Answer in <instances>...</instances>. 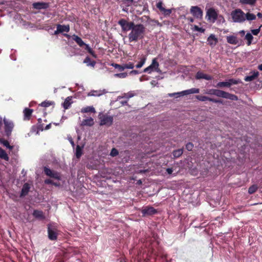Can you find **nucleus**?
I'll return each mask as SVG.
<instances>
[{
  "mask_svg": "<svg viewBox=\"0 0 262 262\" xmlns=\"http://www.w3.org/2000/svg\"><path fill=\"white\" fill-rule=\"evenodd\" d=\"M53 104H54V102L53 101H45L40 104V105L41 106L46 107H48V106L53 105Z\"/></svg>",
  "mask_w": 262,
  "mask_h": 262,
  "instance_id": "37998d69",
  "label": "nucleus"
},
{
  "mask_svg": "<svg viewBox=\"0 0 262 262\" xmlns=\"http://www.w3.org/2000/svg\"><path fill=\"white\" fill-rule=\"evenodd\" d=\"M141 213L142 216H146L155 214L157 213V211L152 207L147 206L142 209Z\"/></svg>",
  "mask_w": 262,
  "mask_h": 262,
  "instance_id": "9b49d317",
  "label": "nucleus"
},
{
  "mask_svg": "<svg viewBox=\"0 0 262 262\" xmlns=\"http://www.w3.org/2000/svg\"><path fill=\"white\" fill-rule=\"evenodd\" d=\"M245 39L247 40V45L248 46H250L252 43V41L253 39V36L252 35V34L250 33H247L246 35Z\"/></svg>",
  "mask_w": 262,
  "mask_h": 262,
  "instance_id": "72a5a7b5",
  "label": "nucleus"
},
{
  "mask_svg": "<svg viewBox=\"0 0 262 262\" xmlns=\"http://www.w3.org/2000/svg\"><path fill=\"white\" fill-rule=\"evenodd\" d=\"M118 24L121 26L122 31L124 32L130 30L135 25L133 21H127L123 18L120 19Z\"/></svg>",
  "mask_w": 262,
  "mask_h": 262,
  "instance_id": "20e7f679",
  "label": "nucleus"
},
{
  "mask_svg": "<svg viewBox=\"0 0 262 262\" xmlns=\"http://www.w3.org/2000/svg\"><path fill=\"white\" fill-rule=\"evenodd\" d=\"M4 124V129L6 135L9 137L11 136L13 129L14 127V123L12 121L6 119L3 120Z\"/></svg>",
  "mask_w": 262,
  "mask_h": 262,
  "instance_id": "39448f33",
  "label": "nucleus"
},
{
  "mask_svg": "<svg viewBox=\"0 0 262 262\" xmlns=\"http://www.w3.org/2000/svg\"><path fill=\"white\" fill-rule=\"evenodd\" d=\"M63 35L64 36H65L66 37H67L68 38H70L71 37V36L68 34H63Z\"/></svg>",
  "mask_w": 262,
  "mask_h": 262,
  "instance_id": "338daca9",
  "label": "nucleus"
},
{
  "mask_svg": "<svg viewBox=\"0 0 262 262\" xmlns=\"http://www.w3.org/2000/svg\"><path fill=\"white\" fill-rule=\"evenodd\" d=\"M159 64L157 61L156 58H154L152 60L151 64L148 67L145 68L143 70V72L151 73L153 71H158Z\"/></svg>",
  "mask_w": 262,
  "mask_h": 262,
  "instance_id": "6e6552de",
  "label": "nucleus"
},
{
  "mask_svg": "<svg viewBox=\"0 0 262 262\" xmlns=\"http://www.w3.org/2000/svg\"><path fill=\"white\" fill-rule=\"evenodd\" d=\"M85 50L88 51L89 53H90L93 57L97 58V55L95 54V52L89 47L88 45H86L85 48Z\"/></svg>",
  "mask_w": 262,
  "mask_h": 262,
  "instance_id": "4c0bfd02",
  "label": "nucleus"
},
{
  "mask_svg": "<svg viewBox=\"0 0 262 262\" xmlns=\"http://www.w3.org/2000/svg\"><path fill=\"white\" fill-rule=\"evenodd\" d=\"M72 38L73 40H74L77 44L80 47H85L87 44L85 43L82 39L78 36L77 35L74 34L72 36Z\"/></svg>",
  "mask_w": 262,
  "mask_h": 262,
  "instance_id": "412c9836",
  "label": "nucleus"
},
{
  "mask_svg": "<svg viewBox=\"0 0 262 262\" xmlns=\"http://www.w3.org/2000/svg\"><path fill=\"white\" fill-rule=\"evenodd\" d=\"M226 39L227 42L231 45H237L238 42L237 38L234 35L227 36Z\"/></svg>",
  "mask_w": 262,
  "mask_h": 262,
  "instance_id": "393cba45",
  "label": "nucleus"
},
{
  "mask_svg": "<svg viewBox=\"0 0 262 262\" xmlns=\"http://www.w3.org/2000/svg\"><path fill=\"white\" fill-rule=\"evenodd\" d=\"M257 0H240L239 2L242 4L254 5Z\"/></svg>",
  "mask_w": 262,
  "mask_h": 262,
  "instance_id": "58836bf2",
  "label": "nucleus"
},
{
  "mask_svg": "<svg viewBox=\"0 0 262 262\" xmlns=\"http://www.w3.org/2000/svg\"><path fill=\"white\" fill-rule=\"evenodd\" d=\"M241 81L239 79H235L231 78L228 80V81L219 82L217 85V88H223V87H230L232 84H237L241 83Z\"/></svg>",
  "mask_w": 262,
  "mask_h": 262,
  "instance_id": "0eeeda50",
  "label": "nucleus"
},
{
  "mask_svg": "<svg viewBox=\"0 0 262 262\" xmlns=\"http://www.w3.org/2000/svg\"><path fill=\"white\" fill-rule=\"evenodd\" d=\"M127 102H128V100H124V101H121V103L123 105H126L127 104Z\"/></svg>",
  "mask_w": 262,
  "mask_h": 262,
  "instance_id": "680f3d73",
  "label": "nucleus"
},
{
  "mask_svg": "<svg viewBox=\"0 0 262 262\" xmlns=\"http://www.w3.org/2000/svg\"><path fill=\"white\" fill-rule=\"evenodd\" d=\"M33 215L36 219L39 220H44L45 219L43 212L38 210H34L33 212Z\"/></svg>",
  "mask_w": 262,
  "mask_h": 262,
  "instance_id": "b1692460",
  "label": "nucleus"
},
{
  "mask_svg": "<svg viewBox=\"0 0 262 262\" xmlns=\"http://www.w3.org/2000/svg\"><path fill=\"white\" fill-rule=\"evenodd\" d=\"M30 189V184H28V183H25L24 184V185L23 186V187H22V189L21 190V193L20 194V197L22 198V197H24V196L27 195L28 194V192H29Z\"/></svg>",
  "mask_w": 262,
  "mask_h": 262,
  "instance_id": "6ab92c4d",
  "label": "nucleus"
},
{
  "mask_svg": "<svg viewBox=\"0 0 262 262\" xmlns=\"http://www.w3.org/2000/svg\"><path fill=\"white\" fill-rule=\"evenodd\" d=\"M157 8L159 10L161 13L165 17L169 16L172 13V9H165L163 7V3L161 1H159L156 4Z\"/></svg>",
  "mask_w": 262,
  "mask_h": 262,
  "instance_id": "1a4fd4ad",
  "label": "nucleus"
},
{
  "mask_svg": "<svg viewBox=\"0 0 262 262\" xmlns=\"http://www.w3.org/2000/svg\"><path fill=\"white\" fill-rule=\"evenodd\" d=\"M183 153V148L178 149L177 150H173L172 152V155L174 157V158H179L180 157Z\"/></svg>",
  "mask_w": 262,
  "mask_h": 262,
  "instance_id": "c9c22d12",
  "label": "nucleus"
},
{
  "mask_svg": "<svg viewBox=\"0 0 262 262\" xmlns=\"http://www.w3.org/2000/svg\"><path fill=\"white\" fill-rule=\"evenodd\" d=\"M146 28L141 24H135L128 35L129 42H136L142 39L145 34Z\"/></svg>",
  "mask_w": 262,
  "mask_h": 262,
  "instance_id": "f257e3e1",
  "label": "nucleus"
},
{
  "mask_svg": "<svg viewBox=\"0 0 262 262\" xmlns=\"http://www.w3.org/2000/svg\"><path fill=\"white\" fill-rule=\"evenodd\" d=\"M82 148L80 145H77L76 148V157L77 159H79L82 155Z\"/></svg>",
  "mask_w": 262,
  "mask_h": 262,
  "instance_id": "473e14b6",
  "label": "nucleus"
},
{
  "mask_svg": "<svg viewBox=\"0 0 262 262\" xmlns=\"http://www.w3.org/2000/svg\"><path fill=\"white\" fill-rule=\"evenodd\" d=\"M33 7L36 9H47L49 7L48 3L43 2L35 3L33 4Z\"/></svg>",
  "mask_w": 262,
  "mask_h": 262,
  "instance_id": "4be33fe9",
  "label": "nucleus"
},
{
  "mask_svg": "<svg viewBox=\"0 0 262 262\" xmlns=\"http://www.w3.org/2000/svg\"><path fill=\"white\" fill-rule=\"evenodd\" d=\"M250 73H252V74L250 76H246L244 78V80L247 82L249 81H252L256 79H257L259 75V73L257 71H254L251 72Z\"/></svg>",
  "mask_w": 262,
  "mask_h": 262,
  "instance_id": "f3484780",
  "label": "nucleus"
},
{
  "mask_svg": "<svg viewBox=\"0 0 262 262\" xmlns=\"http://www.w3.org/2000/svg\"><path fill=\"white\" fill-rule=\"evenodd\" d=\"M191 13L196 18H201L203 15V11L198 6H192L190 9Z\"/></svg>",
  "mask_w": 262,
  "mask_h": 262,
  "instance_id": "4468645a",
  "label": "nucleus"
},
{
  "mask_svg": "<svg viewBox=\"0 0 262 262\" xmlns=\"http://www.w3.org/2000/svg\"><path fill=\"white\" fill-rule=\"evenodd\" d=\"M83 62L86 63L88 66H91L94 67L96 64V61L91 60L90 58L87 56L84 60Z\"/></svg>",
  "mask_w": 262,
  "mask_h": 262,
  "instance_id": "7c9ffc66",
  "label": "nucleus"
},
{
  "mask_svg": "<svg viewBox=\"0 0 262 262\" xmlns=\"http://www.w3.org/2000/svg\"><path fill=\"white\" fill-rule=\"evenodd\" d=\"M215 96L231 100L236 101L238 100V97L236 95L218 89L216 90Z\"/></svg>",
  "mask_w": 262,
  "mask_h": 262,
  "instance_id": "7ed1b4c3",
  "label": "nucleus"
},
{
  "mask_svg": "<svg viewBox=\"0 0 262 262\" xmlns=\"http://www.w3.org/2000/svg\"><path fill=\"white\" fill-rule=\"evenodd\" d=\"M48 237L50 240L55 241L57 238V233L56 230L51 229L50 227L48 228Z\"/></svg>",
  "mask_w": 262,
  "mask_h": 262,
  "instance_id": "dca6fc26",
  "label": "nucleus"
},
{
  "mask_svg": "<svg viewBox=\"0 0 262 262\" xmlns=\"http://www.w3.org/2000/svg\"><path fill=\"white\" fill-rule=\"evenodd\" d=\"M59 29L57 28L56 30L54 31V35H57L59 33H61L60 31H58Z\"/></svg>",
  "mask_w": 262,
  "mask_h": 262,
  "instance_id": "e2e57ef3",
  "label": "nucleus"
},
{
  "mask_svg": "<svg viewBox=\"0 0 262 262\" xmlns=\"http://www.w3.org/2000/svg\"><path fill=\"white\" fill-rule=\"evenodd\" d=\"M100 125L101 126L106 125L110 126L113 124V118L112 116L103 115L100 117Z\"/></svg>",
  "mask_w": 262,
  "mask_h": 262,
  "instance_id": "9d476101",
  "label": "nucleus"
},
{
  "mask_svg": "<svg viewBox=\"0 0 262 262\" xmlns=\"http://www.w3.org/2000/svg\"><path fill=\"white\" fill-rule=\"evenodd\" d=\"M194 30L201 33H204L205 31V30L203 28L199 27V26L196 25L194 26Z\"/></svg>",
  "mask_w": 262,
  "mask_h": 262,
  "instance_id": "603ef678",
  "label": "nucleus"
},
{
  "mask_svg": "<svg viewBox=\"0 0 262 262\" xmlns=\"http://www.w3.org/2000/svg\"><path fill=\"white\" fill-rule=\"evenodd\" d=\"M261 27V26H260V27L258 29H253V30H251V33L254 35H257L260 32V27Z\"/></svg>",
  "mask_w": 262,
  "mask_h": 262,
  "instance_id": "6e6d98bb",
  "label": "nucleus"
},
{
  "mask_svg": "<svg viewBox=\"0 0 262 262\" xmlns=\"http://www.w3.org/2000/svg\"><path fill=\"white\" fill-rule=\"evenodd\" d=\"M45 183L46 184H51L52 185V183H53V181L50 179H46L45 180Z\"/></svg>",
  "mask_w": 262,
  "mask_h": 262,
  "instance_id": "4d7b16f0",
  "label": "nucleus"
},
{
  "mask_svg": "<svg viewBox=\"0 0 262 262\" xmlns=\"http://www.w3.org/2000/svg\"><path fill=\"white\" fill-rule=\"evenodd\" d=\"M130 74H134V75L138 74H139V71H137V70H132L130 72Z\"/></svg>",
  "mask_w": 262,
  "mask_h": 262,
  "instance_id": "bf43d9fd",
  "label": "nucleus"
},
{
  "mask_svg": "<svg viewBox=\"0 0 262 262\" xmlns=\"http://www.w3.org/2000/svg\"><path fill=\"white\" fill-rule=\"evenodd\" d=\"M239 34L242 35V36H243L245 35V31L244 30H242L241 31H239Z\"/></svg>",
  "mask_w": 262,
  "mask_h": 262,
  "instance_id": "0e129e2a",
  "label": "nucleus"
},
{
  "mask_svg": "<svg viewBox=\"0 0 262 262\" xmlns=\"http://www.w3.org/2000/svg\"><path fill=\"white\" fill-rule=\"evenodd\" d=\"M51 127V123H49V124L47 125L45 127V130H48L49 129H50Z\"/></svg>",
  "mask_w": 262,
  "mask_h": 262,
  "instance_id": "052dcab7",
  "label": "nucleus"
},
{
  "mask_svg": "<svg viewBox=\"0 0 262 262\" xmlns=\"http://www.w3.org/2000/svg\"><path fill=\"white\" fill-rule=\"evenodd\" d=\"M245 18L248 20H253L256 19V15L249 12L245 14Z\"/></svg>",
  "mask_w": 262,
  "mask_h": 262,
  "instance_id": "e433bc0d",
  "label": "nucleus"
},
{
  "mask_svg": "<svg viewBox=\"0 0 262 262\" xmlns=\"http://www.w3.org/2000/svg\"><path fill=\"white\" fill-rule=\"evenodd\" d=\"M33 110L29 108L26 107L24 111V120H30L32 116Z\"/></svg>",
  "mask_w": 262,
  "mask_h": 262,
  "instance_id": "a211bd4d",
  "label": "nucleus"
},
{
  "mask_svg": "<svg viewBox=\"0 0 262 262\" xmlns=\"http://www.w3.org/2000/svg\"><path fill=\"white\" fill-rule=\"evenodd\" d=\"M0 143L9 149H13V146L10 145L9 142L3 138H0Z\"/></svg>",
  "mask_w": 262,
  "mask_h": 262,
  "instance_id": "f704fd0d",
  "label": "nucleus"
},
{
  "mask_svg": "<svg viewBox=\"0 0 262 262\" xmlns=\"http://www.w3.org/2000/svg\"><path fill=\"white\" fill-rule=\"evenodd\" d=\"M200 92V90L199 89L192 88L191 89L187 90L185 91H183L180 92V94H182L183 96L191 94H196L199 93Z\"/></svg>",
  "mask_w": 262,
  "mask_h": 262,
  "instance_id": "5701e85b",
  "label": "nucleus"
},
{
  "mask_svg": "<svg viewBox=\"0 0 262 262\" xmlns=\"http://www.w3.org/2000/svg\"><path fill=\"white\" fill-rule=\"evenodd\" d=\"M179 93H180V92L170 93V94H168V96H170V97H174V96H175L176 98H178L179 97H181V96H183V95L180 94Z\"/></svg>",
  "mask_w": 262,
  "mask_h": 262,
  "instance_id": "5fc2aeb1",
  "label": "nucleus"
},
{
  "mask_svg": "<svg viewBox=\"0 0 262 262\" xmlns=\"http://www.w3.org/2000/svg\"><path fill=\"white\" fill-rule=\"evenodd\" d=\"M257 16H258V18H262V13H260V12H258L257 14Z\"/></svg>",
  "mask_w": 262,
  "mask_h": 262,
  "instance_id": "69168bd1",
  "label": "nucleus"
},
{
  "mask_svg": "<svg viewBox=\"0 0 262 262\" xmlns=\"http://www.w3.org/2000/svg\"><path fill=\"white\" fill-rule=\"evenodd\" d=\"M146 59L145 57H142L141 58L140 61L136 66V68H141L145 63Z\"/></svg>",
  "mask_w": 262,
  "mask_h": 262,
  "instance_id": "49530a36",
  "label": "nucleus"
},
{
  "mask_svg": "<svg viewBox=\"0 0 262 262\" xmlns=\"http://www.w3.org/2000/svg\"><path fill=\"white\" fill-rule=\"evenodd\" d=\"M195 77L196 79H204L207 80H211L213 79L212 76L204 74L200 71H199L196 73Z\"/></svg>",
  "mask_w": 262,
  "mask_h": 262,
  "instance_id": "2eb2a0df",
  "label": "nucleus"
},
{
  "mask_svg": "<svg viewBox=\"0 0 262 262\" xmlns=\"http://www.w3.org/2000/svg\"><path fill=\"white\" fill-rule=\"evenodd\" d=\"M207 16L208 20L214 23L217 18L218 14L213 8H210L207 12Z\"/></svg>",
  "mask_w": 262,
  "mask_h": 262,
  "instance_id": "f8f14e48",
  "label": "nucleus"
},
{
  "mask_svg": "<svg viewBox=\"0 0 262 262\" xmlns=\"http://www.w3.org/2000/svg\"><path fill=\"white\" fill-rule=\"evenodd\" d=\"M134 96V94L132 92H128L127 93H124L122 96H121L122 98H125L127 100L132 97Z\"/></svg>",
  "mask_w": 262,
  "mask_h": 262,
  "instance_id": "c03bdc74",
  "label": "nucleus"
},
{
  "mask_svg": "<svg viewBox=\"0 0 262 262\" xmlns=\"http://www.w3.org/2000/svg\"><path fill=\"white\" fill-rule=\"evenodd\" d=\"M123 67L124 70L125 69H133L135 66L134 63L129 62L128 63L123 64Z\"/></svg>",
  "mask_w": 262,
  "mask_h": 262,
  "instance_id": "a18cd8bd",
  "label": "nucleus"
},
{
  "mask_svg": "<svg viewBox=\"0 0 262 262\" xmlns=\"http://www.w3.org/2000/svg\"><path fill=\"white\" fill-rule=\"evenodd\" d=\"M115 76L117 77L120 78H124L127 76V74L126 73H121L118 74H116Z\"/></svg>",
  "mask_w": 262,
  "mask_h": 262,
  "instance_id": "3c124183",
  "label": "nucleus"
},
{
  "mask_svg": "<svg viewBox=\"0 0 262 262\" xmlns=\"http://www.w3.org/2000/svg\"><path fill=\"white\" fill-rule=\"evenodd\" d=\"M217 89H210L208 90L206 93L209 95H215Z\"/></svg>",
  "mask_w": 262,
  "mask_h": 262,
  "instance_id": "864d4df0",
  "label": "nucleus"
},
{
  "mask_svg": "<svg viewBox=\"0 0 262 262\" xmlns=\"http://www.w3.org/2000/svg\"><path fill=\"white\" fill-rule=\"evenodd\" d=\"M112 66L115 69H117L119 71H123L124 70L123 64L120 65L117 63H113Z\"/></svg>",
  "mask_w": 262,
  "mask_h": 262,
  "instance_id": "de8ad7c7",
  "label": "nucleus"
},
{
  "mask_svg": "<svg viewBox=\"0 0 262 262\" xmlns=\"http://www.w3.org/2000/svg\"><path fill=\"white\" fill-rule=\"evenodd\" d=\"M258 69L262 71V63L258 66Z\"/></svg>",
  "mask_w": 262,
  "mask_h": 262,
  "instance_id": "774afa93",
  "label": "nucleus"
},
{
  "mask_svg": "<svg viewBox=\"0 0 262 262\" xmlns=\"http://www.w3.org/2000/svg\"><path fill=\"white\" fill-rule=\"evenodd\" d=\"M37 129L39 130L42 131L45 129L44 124L42 123V119L41 118H39L37 120Z\"/></svg>",
  "mask_w": 262,
  "mask_h": 262,
  "instance_id": "ea45409f",
  "label": "nucleus"
},
{
  "mask_svg": "<svg viewBox=\"0 0 262 262\" xmlns=\"http://www.w3.org/2000/svg\"><path fill=\"white\" fill-rule=\"evenodd\" d=\"M195 97L198 100L202 102L208 100L214 103H223V100H222L211 98L205 96L197 95Z\"/></svg>",
  "mask_w": 262,
  "mask_h": 262,
  "instance_id": "ddd939ff",
  "label": "nucleus"
},
{
  "mask_svg": "<svg viewBox=\"0 0 262 262\" xmlns=\"http://www.w3.org/2000/svg\"><path fill=\"white\" fill-rule=\"evenodd\" d=\"M0 158H1L2 159L5 160L7 161H8L9 160V157L8 154L6 153V151L1 147H0Z\"/></svg>",
  "mask_w": 262,
  "mask_h": 262,
  "instance_id": "c756f323",
  "label": "nucleus"
},
{
  "mask_svg": "<svg viewBox=\"0 0 262 262\" xmlns=\"http://www.w3.org/2000/svg\"><path fill=\"white\" fill-rule=\"evenodd\" d=\"M258 187L256 185H253L250 186L248 189V193L249 194H253L256 191Z\"/></svg>",
  "mask_w": 262,
  "mask_h": 262,
  "instance_id": "a19ab883",
  "label": "nucleus"
},
{
  "mask_svg": "<svg viewBox=\"0 0 262 262\" xmlns=\"http://www.w3.org/2000/svg\"><path fill=\"white\" fill-rule=\"evenodd\" d=\"M208 45L210 46H215L218 42L217 38L214 34H211L207 38Z\"/></svg>",
  "mask_w": 262,
  "mask_h": 262,
  "instance_id": "aec40b11",
  "label": "nucleus"
},
{
  "mask_svg": "<svg viewBox=\"0 0 262 262\" xmlns=\"http://www.w3.org/2000/svg\"><path fill=\"white\" fill-rule=\"evenodd\" d=\"M104 93V91L101 90H92L91 92H90L88 96H100L103 95Z\"/></svg>",
  "mask_w": 262,
  "mask_h": 262,
  "instance_id": "a878e982",
  "label": "nucleus"
},
{
  "mask_svg": "<svg viewBox=\"0 0 262 262\" xmlns=\"http://www.w3.org/2000/svg\"><path fill=\"white\" fill-rule=\"evenodd\" d=\"M231 15L234 22L243 23L246 20L244 12L239 9L233 11Z\"/></svg>",
  "mask_w": 262,
  "mask_h": 262,
  "instance_id": "f03ea898",
  "label": "nucleus"
},
{
  "mask_svg": "<svg viewBox=\"0 0 262 262\" xmlns=\"http://www.w3.org/2000/svg\"><path fill=\"white\" fill-rule=\"evenodd\" d=\"M56 28L59 29L58 31H60L61 33L64 32L68 33L70 31V29L69 25H62L58 24L57 25Z\"/></svg>",
  "mask_w": 262,
  "mask_h": 262,
  "instance_id": "bb28decb",
  "label": "nucleus"
},
{
  "mask_svg": "<svg viewBox=\"0 0 262 262\" xmlns=\"http://www.w3.org/2000/svg\"><path fill=\"white\" fill-rule=\"evenodd\" d=\"M81 112L82 113H93L96 112L95 108L93 106H89L81 108Z\"/></svg>",
  "mask_w": 262,
  "mask_h": 262,
  "instance_id": "cd10ccee",
  "label": "nucleus"
},
{
  "mask_svg": "<svg viewBox=\"0 0 262 262\" xmlns=\"http://www.w3.org/2000/svg\"><path fill=\"white\" fill-rule=\"evenodd\" d=\"M166 172L169 174H172V172H173V168H168L166 169Z\"/></svg>",
  "mask_w": 262,
  "mask_h": 262,
  "instance_id": "13d9d810",
  "label": "nucleus"
},
{
  "mask_svg": "<svg viewBox=\"0 0 262 262\" xmlns=\"http://www.w3.org/2000/svg\"><path fill=\"white\" fill-rule=\"evenodd\" d=\"M193 148V144L191 142H188L186 145V149L188 151H191Z\"/></svg>",
  "mask_w": 262,
  "mask_h": 262,
  "instance_id": "8fccbe9b",
  "label": "nucleus"
},
{
  "mask_svg": "<svg viewBox=\"0 0 262 262\" xmlns=\"http://www.w3.org/2000/svg\"><path fill=\"white\" fill-rule=\"evenodd\" d=\"M43 172L46 175L51 178H53L57 180H60L61 179L60 173L55 170H51L46 166L43 167Z\"/></svg>",
  "mask_w": 262,
  "mask_h": 262,
  "instance_id": "423d86ee",
  "label": "nucleus"
},
{
  "mask_svg": "<svg viewBox=\"0 0 262 262\" xmlns=\"http://www.w3.org/2000/svg\"><path fill=\"white\" fill-rule=\"evenodd\" d=\"M134 3V0H122V3L127 7L132 6Z\"/></svg>",
  "mask_w": 262,
  "mask_h": 262,
  "instance_id": "79ce46f5",
  "label": "nucleus"
},
{
  "mask_svg": "<svg viewBox=\"0 0 262 262\" xmlns=\"http://www.w3.org/2000/svg\"><path fill=\"white\" fill-rule=\"evenodd\" d=\"M82 124L83 125L91 126L94 124V120L91 117L84 119L82 122Z\"/></svg>",
  "mask_w": 262,
  "mask_h": 262,
  "instance_id": "c85d7f7f",
  "label": "nucleus"
},
{
  "mask_svg": "<svg viewBox=\"0 0 262 262\" xmlns=\"http://www.w3.org/2000/svg\"><path fill=\"white\" fill-rule=\"evenodd\" d=\"M119 154L118 150L115 148H113L110 153V155L112 157L117 156Z\"/></svg>",
  "mask_w": 262,
  "mask_h": 262,
  "instance_id": "09e8293b",
  "label": "nucleus"
},
{
  "mask_svg": "<svg viewBox=\"0 0 262 262\" xmlns=\"http://www.w3.org/2000/svg\"><path fill=\"white\" fill-rule=\"evenodd\" d=\"M72 100L71 97H68L64 100L63 103V107L65 110H67L70 106L72 102H71Z\"/></svg>",
  "mask_w": 262,
  "mask_h": 262,
  "instance_id": "2f4dec72",
  "label": "nucleus"
}]
</instances>
